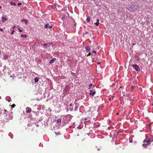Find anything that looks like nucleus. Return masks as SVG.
I'll use <instances>...</instances> for the list:
<instances>
[{"label":"nucleus","instance_id":"1","mask_svg":"<svg viewBox=\"0 0 153 153\" xmlns=\"http://www.w3.org/2000/svg\"><path fill=\"white\" fill-rule=\"evenodd\" d=\"M152 140H153V138H149L147 140L146 139L144 140L143 141V142L146 143H144L143 144V147H146L151 143Z\"/></svg>","mask_w":153,"mask_h":153},{"label":"nucleus","instance_id":"2","mask_svg":"<svg viewBox=\"0 0 153 153\" xmlns=\"http://www.w3.org/2000/svg\"><path fill=\"white\" fill-rule=\"evenodd\" d=\"M70 21L71 25H70V26L71 27H75L76 26V23H75L74 20L73 19H71Z\"/></svg>","mask_w":153,"mask_h":153},{"label":"nucleus","instance_id":"3","mask_svg":"<svg viewBox=\"0 0 153 153\" xmlns=\"http://www.w3.org/2000/svg\"><path fill=\"white\" fill-rule=\"evenodd\" d=\"M134 69L137 71H140L139 67L138 65L136 64L133 65Z\"/></svg>","mask_w":153,"mask_h":153},{"label":"nucleus","instance_id":"4","mask_svg":"<svg viewBox=\"0 0 153 153\" xmlns=\"http://www.w3.org/2000/svg\"><path fill=\"white\" fill-rule=\"evenodd\" d=\"M90 92L89 93V94L90 95H92V96H93L95 94L96 91L94 90H90L89 91Z\"/></svg>","mask_w":153,"mask_h":153},{"label":"nucleus","instance_id":"5","mask_svg":"<svg viewBox=\"0 0 153 153\" xmlns=\"http://www.w3.org/2000/svg\"><path fill=\"white\" fill-rule=\"evenodd\" d=\"M49 24L48 23H47V24H46L45 25L44 27L46 28H48L50 29H51L52 28V26H51V25L49 26Z\"/></svg>","mask_w":153,"mask_h":153},{"label":"nucleus","instance_id":"6","mask_svg":"<svg viewBox=\"0 0 153 153\" xmlns=\"http://www.w3.org/2000/svg\"><path fill=\"white\" fill-rule=\"evenodd\" d=\"M26 112L27 113H30L31 112V108L28 107L26 108Z\"/></svg>","mask_w":153,"mask_h":153},{"label":"nucleus","instance_id":"7","mask_svg":"<svg viewBox=\"0 0 153 153\" xmlns=\"http://www.w3.org/2000/svg\"><path fill=\"white\" fill-rule=\"evenodd\" d=\"M56 60V59L55 58H53V59H51L49 62L50 64H52L53 63L54 61Z\"/></svg>","mask_w":153,"mask_h":153},{"label":"nucleus","instance_id":"8","mask_svg":"<svg viewBox=\"0 0 153 153\" xmlns=\"http://www.w3.org/2000/svg\"><path fill=\"white\" fill-rule=\"evenodd\" d=\"M22 22H24L25 24L27 25V20L26 19H23L21 20Z\"/></svg>","mask_w":153,"mask_h":153},{"label":"nucleus","instance_id":"9","mask_svg":"<svg viewBox=\"0 0 153 153\" xmlns=\"http://www.w3.org/2000/svg\"><path fill=\"white\" fill-rule=\"evenodd\" d=\"M85 49L87 52H88L90 50V48L89 46H87L85 47Z\"/></svg>","mask_w":153,"mask_h":153},{"label":"nucleus","instance_id":"10","mask_svg":"<svg viewBox=\"0 0 153 153\" xmlns=\"http://www.w3.org/2000/svg\"><path fill=\"white\" fill-rule=\"evenodd\" d=\"M2 22H4L5 21H7V19L6 17H2Z\"/></svg>","mask_w":153,"mask_h":153},{"label":"nucleus","instance_id":"11","mask_svg":"<svg viewBox=\"0 0 153 153\" xmlns=\"http://www.w3.org/2000/svg\"><path fill=\"white\" fill-rule=\"evenodd\" d=\"M8 58V56H7V55H4L3 56V59H4V60H6Z\"/></svg>","mask_w":153,"mask_h":153},{"label":"nucleus","instance_id":"12","mask_svg":"<svg viewBox=\"0 0 153 153\" xmlns=\"http://www.w3.org/2000/svg\"><path fill=\"white\" fill-rule=\"evenodd\" d=\"M39 78H37V77H36L34 79V81L35 83L37 82H38L39 81Z\"/></svg>","mask_w":153,"mask_h":153},{"label":"nucleus","instance_id":"13","mask_svg":"<svg viewBox=\"0 0 153 153\" xmlns=\"http://www.w3.org/2000/svg\"><path fill=\"white\" fill-rule=\"evenodd\" d=\"M61 122V118H59L57 120V122L58 123H60Z\"/></svg>","mask_w":153,"mask_h":153},{"label":"nucleus","instance_id":"14","mask_svg":"<svg viewBox=\"0 0 153 153\" xmlns=\"http://www.w3.org/2000/svg\"><path fill=\"white\" fill-rule=\"evenodd\" d=\"M86 20L88 22H89L90 21V17H87Z\"/></svg>","mask_w":153,"mask_h":153},{"label":"nucleus","instance_id":"15","mask_svg":"<svg viewBox=\"0 0 153 153\" xmlns=\"http://www.w3.org/2000/svg\"><path fill=\"white\" fill-rule=\"evenodd\" d=\"M10 4L12 5H13V6H16V3H15L14 2H10Z\"/></svg>","mask_w":153,"mask_h":153},{"label":"nucleus","instance_id":"16","mask_svg":"<svg viewBox=\"0 0 153 153\" xmlns=\"http://www.w3.org/2000/svg\"><path fill=\"white\" fill-rule=\"evenodd\" d=\"M21 36L22 37H24V38H26L27 37V36L26 35H23V34H22L21 35Z\"/></svg>","mask_w":153,"mask_h":153},{"label":"nucleus","instance_id":"17","mask_svg":"<svg viewBox=\"0 0 153 153\" xmlns=\"http://www.w3.org/2000/svg\"><path fill=\"white\" fill-rule=\"evenodd\" d=\"M92 84H91L89 85V88H88V89H90L91 88V87H92Z\"/></svg>","mask_w":153,"mask_h":153},{"label":"nucleus","instance_id":"18","mask_svg":"<svg viewBox=\"0 0 153 153\" xmlns=\"http://www.w3.org/2000/svg\"><path fill=\"white\" fill-rule=\"evenodd\" d=\"M94 24L96 26H97L99 25V23L97 22L95 23Z\"/></svg>","mask_w":153,"mask_h":153},{"label":"nucleus","instance_id":"19","mask_svg":"<svg viewBox=\"0 0 153 153\" xmlns=\"http://www.w3.org/2000/svg\"><path fill=\"white\" fill-rule=\"evenodd\" d=\"M15 106H16V105H15V104H13L11 106V108H14Z\"/></svg>","mask_w":153,"mask_h":153},{"label":"nucleus","instance_id":"20","mask_svg":"<svg viewBox=\"0 0 153 153\" xmlns=\"http://www.w3.org/2000/svg\"><path fill=\"white\" fill-rule=\"evenodd\" d=\"M18 29L19 30V32H22V30H21L20 29L19 27L18 28Z\"/></svg>","mask_w":153,"mask_h":153},{"label":"nucleus","instance_id":"21","mask_svg":"<svg viewBox=\"0 0 153 153\" xmlns=\"http://www.w3.org/2000/svg\"><path fill=\"white\" fill-rule=\"evenodd\" d=\"M48 44L47 43H45L43 44V45L45 46H46Z\"/></svg>","mask_w":153,"mask_h":153},{"label":"nucleus","instance_id":"22","mask_svg":"<svg viewBox=\"0 0 153 153\" xmlns=\"http://www.w3.org/2000/svg\"><path fill=\"white\" fill-rule=\"evenodd\" d=\"M14 32V30H13V31H12V32L11 33V34L12 35L13 33Z\"/></svg>","mask_w":153,"mask_h":153},{"label":"nucleus","instance_id":"23","mask_svg":"<svg viewBox=\"0 0 153 153\" xmlns=\"http://www.w3.org/2000/svg\"><path fill=\"white\" fill-rule=\"evenodd\" d=\"M17 4H18V6H20V5H21V3H18Z\"/></svg>","mask_w":153,"mask_h":153},{"label":"nucleus","instance_id":"24","mask_svg":"<svg viewBox=\"0 0 153 153\" xmlns=\"http://www.w3.org/2000/svg\"><path fill=\"white\" fill-rule=\"evenodd\" d=\"M90 55H91V53H90V52H89V53H88V55H87V56H90Z\"/></svg>","mask_w":153,"mask_h":153},{"label":"nucleus","instance_id":"25","mask_svg":"<svg viewBox=\"0 0 153 153\" xmlns=\"http://www.w3.org/2000/svg\"><path fill=\"white\" fill-rule=\"evenodd\" d=\"M0 31H3V30H2V29H1V28L0 27Z\"/></svg>","mask_w":153,"mask_h":153},{"label":"nucleus","instance_id":"26","mask_svg":"<svg viewBox=\"0 0 153 153\" xmlns=\"http://www.w3.org/2000/svg\"><path fill=\"white\" fill-rule=\"evenodd\" d=\"M93 52L94 53H96V52L95 50H94L93 51Z\"/></svg>","mask_w":153,"mask_h":153},{"label":"nucleus","instance_id":"27","mask_svg":"<svg viewBox=\"0 0 153 153\" xmlns=\"http://www.w3.org/2000/svg\"><path fill=\"white\" fill-rule=\"evenodd\" d=\"M99 19H98L97 20V22H99Z\"/></svg>","mask_w":153,"mask_h":153},{"label":"nucleus","instance_id":"28","mask_svg":"<svg viewBox=\"0 0 153 153\" xmlns=\"http://www.w3.org/2000/svg\"><path fill=\"white\" fill-rule=\"evenodd\" d=\"M114 97V96H111V98H112V99H113V98Z\"/></svg>","mask_w":153,"mask_h":153},{"label":"nucleus","instance_id":"29","mask_svg":"<svg viewBox=\"0 0 153 153\" xmlns=\"http://www.w3.org/2000/svg\"><path fill=\"white\" fill-rule=\"evenodd\" d=\"M72 105V104L71 103H70L69 105L70 106H71Z\"/></svg>","mask_w":153,"mask_h":153},{"label":"nucleus","instance_id":"30","mask_svg":"<svg viewBox=\"0 0 153 153\" xmlns=\"http://www.w3.org/2000/svg\"><path fill=\"white\" fill-rule=\"evenodd\" d=\"M4 111H5V112H7V111L6 110H5V109H4Z\"/></svg>","mask_w":153,"mask_h":153},{"label":"nucleus","instance_id":"31","mask_svg":"<svg viewBox=\"0 0 153 153\" xmlns=\"http://www.w3.org/2000/svg\"><path fill=\"white\" fill-rule=\"evenodd\" d=\"M15 27V26H13V29H14Z\"/></svg>","mask_w":153,"mask_h":153},{"label":"nucleus","instance_id":"32","mask_svg":"<svg viewBox=\"0 0 153 153\" xmlns=\"http://www.w3.org/2000/svg\"><path fill=\"white\" fill-rule=\"evenodd\" d=\"M55 134H56V135H57V133H56V132H55Z\"/></svg>","mask_w":153,"mask_h":153},{"label":"nucleus","instance_id":"33","mask_svg":"<svg viewBox=\"0 0 153 153\" xmlns=\"http://www.w3.org/2000/svg\"><path fill=\"white\" fill-rule=\"evenodd\" d=\"M1 8V7L0 6V9Z\"/></svg>","mask_w":153,"mask_h":153},{"label":"nucleus","instance_id":"34","mask_svg":"<svg viewBox=\"0 0 153 153\" xmlns=\"http://www.w3.org/2000/svg\"><path fill=\"white\" fill-rule=\"evenodd\" d=\"M111 98H109V100H111Z\"/></svg>","mask_w":153,"mask_h":153},{"label":"nucleus","instance_id":"35","mask_svg":"<svg viewBox=\"0 0 153 153\" xmlns=\"http://www.w3.org/2000/svg\"><path fill=\"white\" fill-rule=\"evenodd\" d=\"M93 88H95V86H93Z\"/></svg>","mask_w":153,"mask_h":153},{"label":"nucleus","instance_id":"36","mask_svg":"<svg viewBox=\"0 0 153 153\" xmlns=\"http://www.w3.org/2000/svg\"><path fill=\"white\" fill-rule=\"evenodd\" d=\"M132 89H133V86H132Z\"/></svg>","mask_w":153,"mask_h":153},{"label":"nucleus","instance_id":"37","mask_svg":"<svg viewBox=\"0 0 153 153\" xmlns=\"http://www.w3.org/2000/svg\"><path fill=\"white\" fill-rule=\"evenodd\" d=\"M1 51L0 50V54H1Z\"/></svg>","mask_w":153,"mask_h":153}]
</instances>
